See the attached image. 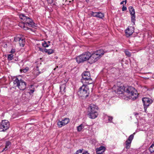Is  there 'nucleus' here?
Returning a JSON list of instances; mask_svg holds the SVG:
<instances>
[{"mask_svg":"<svg viewBox=\"0 0 154 154\" xmlns=\"http://www.w3.org/2000/svg\"><path fill=\"white\" fill-rule=\"evenodd\" d=\"M123 92L127 93L133 100H135L138 97L137 90L134 87H118L117 91L118 94H122Z\"/></svg>","mask_w":154,"mask_h":154,"instance_id":"f257e3e1","label":"nucleus"},{"mask_svg":"<svg viewBox=\"0 0 154 154\" xmlns=\"http://www.w3.org/2000/svg\"><path fill=\"white\" fill-rule=\"evenodd\" d=\"M107 51H105L103 49H100L96 51L92 54L89 52L90 57L89 60L90 63H92L97 61L104 54L107 52Z\"/></svg>","mask_w":154,"mask_h":154,"instance_id":"f03ea898","label":"nucleus"},{"mask_svg":"<svg viewBox=\"0 0 154 154\" xmlns=\"http://www.w3.org/2000/svg\"><path fill=\"white\" fill-rule=\"evenodd\" d=\"M20 17L21 19L25 21L23 22L24 24L34 27H37V24L34 23L33 20L29 17L26 16L24 14H21Z\"/></svg>","mask_w":154,"mask_h":154,"instance_id":"7ed1b4c3","label":"nucleus"},{"mask_svg":"<svg viewBox=\"0 0 154 154\" xmlns=\"http://www.w3.org/2000/svg\"><path fill=\"white\" fill-rule=\"evenodd\" d=\"M90 57L89 52H85L76 57V62L78 63H83L85 61L89 60Z\"/></svg>","mask_w":154,"mask_h":154,"instance_id":"20e7f679","label":"nucleus"},{"mask_svg":"<svg viewBox=\"0 0 154 154\" xmlns=\"http://www.w3.org/2000/svg\"><path fill=\"white\" fill-rule=\"evenodd\" d=\"M89 90L88 87H80L78 92V94L81 97H87L89 94Z\"/></svg>","mask_w":154,"mask_h":154,"instance_id":"39448f33","label":"nucleus"},{"mask_svg":"<svg viewBox=\"0 0 154 154\" xmlns=\"http://www.w3.org/2000/svg\"><path fill=\"white\" fill-rule=\"evenodd\" d=\"M10 126L9 123L7 120H2L0 125V130L1 131H4L8 129Z\"/></svg>","mask_w":154,"mask_h":154,"instance_id":"423d86ee","label":"nucleus"},{"mask_svg":"<svg viewBox=\"0 0 154 154\" xmlns=\"http://www.w3.org/2000/svg\"><path fill=\"white\" fill-rule=\"evenodd\" d=\"M81 81L83 84L82 87H86L90 84H92V86H94L93 84V81L91 78H89L86 79H81Z\"/></svg>","mask_w":154,"mask_h":154,"instance_id":"0eeeda50","label":"nucleus"},{"mask_svg":"<svg viewBox=\"0 0 154 154\" xmlns=\"http://www.w3.org/2000/svg\"><path fill=\"white\" fill-rule=\"evenodd\" d=\"M142 100L143 103L144 108L145 111L147 107L152 103V100L151 99L146 97L143 98Z\"/></svg>","mask_w":154,"mask_h":154,"instance_id":"6e6552de","label":"nucleus"},{"mask_svg":"<svg viewBox=\"0 0 154 154\" xmlns=\"http://www.w3.org/2000/svg\"><path fill=\"white\" fill-rule=\"evenodd\" d=\"M128 9L131 15V21L132 23H133L134 24L136 20L134 9L132 6H130L129 7Z\"/></svg>","mask_w":154,"mask_h":154,"instance_id":"1a4fd4ad","label":"nucleus"},{"mask_svg":"<svg viewBox=\"0 0 154 154\" xmlns=\"http://www.w3.org/2000/svg\"><path fill=\"white\" fill-rule=\"evenodd\" d=\"M20 83H21V85L22 86H26V83L21 79H19L18 78H16L14 81V84L17 87H19L20 85Z\"/></svg>","mask_w":154,"mask_h":154,"instance_id":"9d476101","label":"nucleus"},{"mask_svg":"<svg viewBox=\"0 0 154 154\" xmlns=\"http://www.w3.org/2000/svg\"><path fill=\"white\" fill-rule=\"evenodd\" d=\"M69 122V119L65 118L62 121H58L57 122V125L59 128H61L67 124Z\"/></svg>","mask_w":154,"mask_h":154,"instance_id":"9b49d317","label":"nucleus"},{"mask_svg":"<svg viewBox=\"0 0 154 154\" xmlns=\"http://www.w3.org/2000/svg\"><path fill=\"white\" fill-rule=\"evenodd\" d=\"M14 40L15 41H19L20 46L23 47L25 44V39L23 37H16L14 38Z\"/></svg>","mask_w":154,"mask_h":154,"instance_id":"f8f14e48","label":"nucleus"},{"mask_svg":"<svg viewBox=\"0 0 154 154\" xmlns=\"http://www.w3.org/2000/svg\"><path fill=\"white\" fill-rule=\"evenodd\" d=\"M134 135L133 134L131 135L128 138V139L125 142L126 148L129 149L131 146V141L133 139Z\"/></svg>","mask_w":154,"mask_h":154,"instance_id":"ddd939ff","label":"nucleus"},{"mask_svg":"<svg viewBox=\"0 0 154 154\" xmlns=\"http://www.w3.org/2000/svg\"><path fill=\"white\" fill-rule=\"evenodd\" d=\"M98 108V106L94 104H91L88 108V112H97Z\"/></svg>","mask_w":154,"mask_h":154,"instance_id":"4468645a","label":"nucleus"},{"mask_svg":"<svg viewBox=\"0 0 154 154\" xmlns=\"http://www.w3.org/2000/svg\"><path fill=\"white\" fill-rule=\"evenodd\" d=\"M98 113L97 112H88V116L91 119H94L97 116Z\"/></svg>","mask_w":154,"mask_h":154,"instance_id":"2eb2a0df","label":"nucleus"},{"mask_svg":"<svg viewBox=\"0 0 154 154\" xmlns=\"http://www.w3.org/2000/svg\"><path fill=\"white\" fill-rule=\"evenodd\" d=\"M106 148L105 147L103 146L97 148L96 150L97 154H102L105 151Z\"/></svg>","mask_w":154,"mask_h":154,"instance_id":"dca6fc26","label":"nucleus"},{"mask_svg":"<svg viewBox=\"0 0 154 154\" xmlns=\"http://www.w3.org/2000/svg\"><path fill=\"white\" fill-rule=\"evenodd\" d=\"M133 27H130V28L128 27L125 30V32L127 37L131 35L134 32L132 30Z\"/></svg>","mask_w":154,"mask_h":154,"instance_id":"f3484780","label":"nucleus"},{"mask_svg":"<svg viewBox=\"0 0 154 154\" xmlns=\"http://www.w3.org/2000/svg\"><path fill=\"white\" fill-rule=\"evenodd\" d=\"M91 74L90 72L88 71L84 72L82 74V79H86L91 78Z\"/></svg>","mask_w":154,"mask_h":154,"instance_id":"a211bd4d","label":"nucleus"},{"mask_svg":"<svg viewBox=\"0 0 154 154\" xmlns=\"http://www.w3.org/2000/svg\"><path fill=\"white\" fill-rule=\"evenodd\" d=\"M96 15V17L100 19H102L104 16V14L100 12H97Z\"/></svg>","mask_w":154,"mask_h":154,"instance_id":"6ab92c4d","label":"nucleus"},{"mask_svg":"<svg viewBox=\"0 0 154 154\" xmlns=\"http://www.w3.org/2000/svg\"><path fill=\"white\" fill-rule=\"evenodd\" d=\"M45 52L47 53L48 54H50L54 53V51L51 49H47L45 48Z\"/></svg>","mask_w":154,"mask_h":154,"instance_id":"aec40b11","label":"nucleus"},{"mask_svg":"<svg viewBox=\"0 0 154 154\" xmlns=\"http://www.w3.org/2000/svg\"><path fill=\"white\" fill-rule=\"evenodd\" d=\"M11 145V143L10 142L8 141L6 142L5 147L4 148L3 150H2L3 151L4 150H7L8 148H9V146Z\"/></svg>","mask_w":154,"mask_h":154,"instance_id":"412c9836","label":"nucleus"},{"mask_svg":"<svg viewBox=\"0 0 154 154\" xmlns=\"http://www.w3.org/2000/svg\"><path fill=\"white\" fill-rule=\"evenodd\" d=\"M42 45L43 47L46 48L49 46L50 45V44L48 43L47 42L45 41L42 43Z\"/></svg>","mask_w":154,"mask_h":154,"instance_id":"4be33fe9","label":"nucleus"},{"mask_svg":"<svg viewBox=\"0 0 154 154\" xmlns=\"http://www.w3.org/2000/svg\"><path fill=\"white\" fill-rule=\"evenodd\" d=\"M149 149L151 153L154 152V144H152L149 147Z\"/></svg>","mask_w":154,"mask_h":154,"instance_id":"5701e85b","label":"nucleus"},{"mask_svg":"<svg viewBox=\"0 0 154 154\" xmlns=\"http://www.w3.org/2000/svg\"><path fill=\"white\" fill-rule=\"evenodd\" d=\"M84 126L82 124H81L77 127V131H82V129L84 128Z\"/></svg>","mask_w":154,"mask_h":154,"instance_id":"b1692460","label":"nucleus"},{"mask_svg":"<svg viewBox=\"0 0 154 154\" xmlns=\"http://www.w3.org/2000/svg\"><path fill=\"white\" fill-rule=\"evenodd\" d=\"M14 55L12 54H9L8 55V59L9 60H11L13 58Z\"/></svg>","mask_w":154,"mask_h":154,"instance_id":"393cba45","label":"nucleus"},{"mask_svg":"<svg viewBox=\"0 0 154 154\" xmlns=\"http://www.w3.org/2000/svg\"><path fill=\"white\" fill-rule=\"evenodd\" d=\"M28 70L29 68L28 67H26L25 68L23 69H20V71L21 73H22V72H23L24 73H25Z\"/></svg>","mask_w":154,"mask_h":154,"instance_id":"a878e982","label":"nucleus"},{"mask_svg":"<svg viewBox=\"0 0 154 154\" xmlns=\"http://www.w3.org/2000/svg\"><path fill=\"white\" fill-rule=\"evenodd\" d=\"M125 55L128 57H130L131 56V54L128 51L125 50Z\"/></svg>","mask_w":154,"mask_h":154,"instance_id":"bb28decb","label":"nucleus"},{"mask_svg":"<svg viewBox=\"0 0 154 154\" xmlns=\"http://www.w3.org/2000/svg\"><path fill=\"white\" fill-rule=\"evenodd\" d=\"M97 13L96 12H93V11H91V16H93L94 17H96L97 16Z\"/></svg>","mask_w":154,"mask_h":154,"instance_id":"cd10ccee","label":"nucleus"},{"mask_svg":"<svg viewBox=\"0 0 154 154\" xmlns=\"http://www.w3.org/2000/svg\"><path fill=\"white\" fill-rule=\"evenodd\" d=\"M34 91V89H31L29 90V91L27 92L28 93H29L30 94H32Z\"/></svg>","mask_w":154,"mask_h":154,"instance_id":"c85d7f7f","label":"nucleus"},{"mask_svg":"<svg viewBox=\"0 0 154 154\" xmlns=\"http://www.w3.org/2000/svg\"><path fill=\"white\" fill-rule=\"evenodd\" d=\"M83 149H79L78 150L75 152V154H79V153H82V152Z\"/></svg>","mask_w":154,"mask_h":154,"instance_id":"c756f323","label":"nucleus"},{"mask_svg":"<svg viewBox=\"0 0 154 154\" xmlns=\"http://www.w3.org/2000/svg\"><path fill=\"white\" fill-rule=\"evenodd\" d=\"M107 117L108 118V120L109 122H111V121L113 119L112 117H110V116H107Z\"/></svg>","mask_w":154,"mask_h":154,"instance_id":"7c9ffc66","label":"nucleus"},{"mask_svg":"<svg viewBox=\"0 0 154 154\" xmlns=\"http://www.w3.org/2000/svg\"><path fill=\"white\" fill-rule=\"evenodd\" d=\"M38 50L43 52H45V48L43 49L40 47H38Z\"/></svg>","mask_w":154,"mask_h":154,"instance_id":"2f4dec72","label":"nucleus"},{"mask_svg":"<svg viewBox=\"0 0 154 154\" xmlns=\"http://www.w3.org/2000/svg\"><path fill=\"white\" fill-rule=\"evenodd\" d=\"M122 9V11H125L127 10V8L124 5H123Z\"/></svg>","mask_w":154,"mask_h":154,"instance_id":"473e14b6","label":"nucleus"},{"mask_svg":"<svg viewBox=\"0 0 154 154\" xmlns=\"http://www.w3.org/2000/svg\"><path fill=\"white\" fill-rule=\"evenodd\" d=\"M23 28H24V29L25 30L29 29V30H31L32 31H33V30H32V29H31L30 28H28V27H26L24 26Z\"/></svg>","mask_w":154,"mask_h":154,"instance_id":"72a5a7b5","label":"nucleus"},{"mask_svg":"<svg viewBox=\"0 0 154 154\" xmlns=\"http://www.w3.org/2000/svg\"><path fill=\"white\" fill-rule=\"evenodd\" d=\"M120 82H118L117 83V85L116 86L117 87H124V86L123 85H120V86L119 85H120Z\"/></svg>","mask_w":154,"mask_h":154,"instance_id":"f704fd0d","label":"nucleus"},{"mask_svg":"<svg viewBox=\"0 0 154 154\" xmlns=\"http://www.w3.org/2000/svg\"><path fill=\"white\" fill-rule=\"evenodd\" d=\"M15 52V50L14 49H12L10 53H11L12 54H14Z\"/></svg>","mask_w":154,"mask_h":154,"instance_id":"c9c22d12","label":"nucleus"},{"mask_svg":"<svg viewBox=\"0 0 154 154\" xmlns=\"http://www.w3.org/2000/svg\"><path fill=\"white\" fill-rule=\"evenodd\" d=\"M65 87H60V91H61V90H62V89L64 90V89H65Z\"/></svg>","mask_w":154,"mask_h":154,"instance_id":"e433bc0d","label":"nucleus"},{"mask_svg":"<svg viewBox=\"0 0 154 154\" xmlns=\"http://www.w3.org/2000/svg\"><path fill=\"white\" fill-rule=\"evenodd\" d=\"M82 154H90L87 151H85L84 152H83Z\"/></svg>","mask_w":154,"mask_h":154,"instance_id":"4c0bfd02","label":"nucleus"},{"mask_svg":"<svg viewBox=\"0 0 154 154\" xmlns=\"http://www.w3.org/2000/svg\"><path fill=\"white\" fill-rule=\"evenodd\" d=\"M134 116H136V117L138 115V114L137 112H134Z\"/></svg>","mask_w":154,"mask_h":154,"instance_id":"58836bf2","label":"nucleus"},{"mask_svg":"<svg viewBox=\"0 0 154 154\" xmlns=\"http://www.w3.org/2000/svg\"><path fill=\"white\" fill-rule=\"evenodd\" d=\"M22 88V87H19V89L20 90H24L25 89V88Z\"/></svg>","mask_w":154,"mask_h":154,"instance_id":"ea45409f","label":"nucleus"},{"mask_svg":"<svg viewBox=\"0 0 154 154\" xmlns=\"http://www.w3.org/2000/svg\"><path fill=\"white\" fill-rule=\"evenodd\" d=\"M124 1H123L121 3H120V4L121 5H122V4H124Z\"/></svg>","mask_w":154,"mask_h":154,"instance_id":"a19ab883","label":"nucleus"},{"mask_svg":"<svg viewBox=\"0 0 154 154\" xmlns=\"http://www.w3.org/2000/svg\"><path fill=\"white\" fill-rule=\"evenodd\" d=\"M123 1H124V2H125V4L127 2V0H125Z\"/></svg>","mask_w":154,"mask_h":154,"instance_id":"79ce46f5","label":"nucleus"},{"mask_svg":"<svg viewBox=\"0 0 154 154\" xmlns=\"http://www.w3.org/2000/svg\"><path fill=\"white\" fill-rule=\"evenodd\" d=\"M33 86V85H29V86L31 87H32Z\"/></svg>","mask_w":154,"mask_h":154,"instance_id":"37998d69","label":"nucleus"},{"mask_svg":"<svg viewBox=\"0 0 154 154\" xmlns=\"http://www.w3.org/2000/svg\"><path fill=\"white\" fill-rule=\"evenodd\" d=\"M89 1V0H86V1L87 2H88Z\"/></svg>","mask_w":154,"mask_h":154,"instance_id":"c03bdc74","label":"nucleus"},{"mask_svg":"<svg viewBox=\"0 0 154 154\" xmlns=\"http://www.w3.org/2000/svg\"><path fill=\"white\" fill-rule=\"evenodd\" d=\"M47 42L48 43H49L50 44V41H48Z\"/></svg>","mask_w":154,"mask_h":154,"instance_id":"a18cd8bd","label":"nucleus"},{"mask_svg":"<svg viewBox=\"0 0 154 154\" xmlns=\"http://www.w3.org/2000/svg\"><path fill=\"white\" fill-rule=\"evenodd\" d=\"M113 87H116V85H114V86Z\"/></svg>","mask_w":154,"mask_h":154,"instance_id":"49530a36","label":"nucleus"},{"mask_svg":"<svg viewBox=\"0 0 154 154\" xmlns=\"http://www.w3.org/2000/svg\"><path fill=\"white\" fill-rule=\"evenodd\" d=\"M55 69H56V68H54V70H55Z\"/></svg>","mask_w":154,"mask_h":154,"instance_id":"de8ad7c7","label":"nucleus"},{"mask_svg":"<svg viewBox=\"0 0 154 154\" xmlns=\"http://www.w3.org/2000/svg\"><path fill=\"white\" fill-rule=\"evenodd\" d=\"M47 1H48V0H47Z\"/></svg>","mask_w":154,"mask_h":154,"instance_id":"09e8293b","label":"nucleus"}]
</instances>
